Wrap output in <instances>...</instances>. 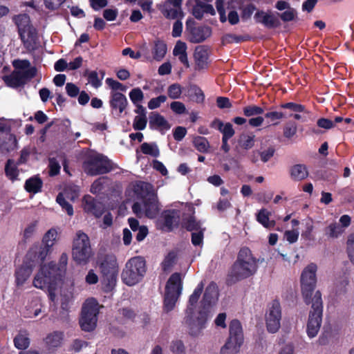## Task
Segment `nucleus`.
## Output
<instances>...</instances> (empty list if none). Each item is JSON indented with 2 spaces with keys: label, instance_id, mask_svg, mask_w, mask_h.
<instances>
[{
  "label": "nucleus",
  "instance_id": "obj_1",
  "mask_svg": "<svg viewBox=\"0 0 354 354\" xmlns=\"http://www.w3.org/2000/svg\"><path fill=\"white\" fill-rule=\"evenodd\" d=\"M317 265L310 263L303 270L301 275V290L306 304H311L306 326L307 335L310 338L315 337L321 327L323 316V301L319 290L312 297L316 283Z\"/></svg>",
  "mask_w": 354,
  "mask_h": 354
},
{
  "label": "nucleus",
  "instance_id": "obj_2",
  "mask_svg": "<svg viewBox=\"0 0 354 354\" xmlns=\"http://www.w3.org/2000/svg\"><path fill=\"white\" fill-rule=\"evenodd\" d=\"M259 259L254 257L248 247L241 248L236 261L230 268L225 283L231 286L236 283L254 275L258 269Z\"/></svg>",
  "mask_w": 354,
  "mask_h": 354
},
{
  "label": "nucleus",
  "instance_id": "obj_3",
  "mask_svg": "<svg viewBox=\"0 0 354 354\" xmlns=\"http://www.w3.org/2000/svg\"><path fill=\"white\" fill-rule=\"evenodd\" d=\"M101 277L102 289L106 293L112 292L117 284L119 264L112 253H99L96 260Z\"/></svg>",
  "mask_w": 354,
  "mask_h": 354
},
{
  "label": "nucleus",
  "instance_id": "obj_4",
  "mask_svg": "<svg viewBox=\"0 0 354 354\" xmlns=\"http://www.w3.org/2000/svg\"><path fill=\"white\" fill-rule=\"evenodd\" d=\"M65 274V272H61V268L55 263L51 261L47 265L41 266L39 272L34 278L33 285L40 289H54Z\"/></svg>",
  "mask_w": 354,
  "mask_h": 354
},
{
  "label": "nucleus",
  "instance_id": "obj_5",
  "mask_svg": "<svg viewBox=\"0 0 354 354\" xmlns=\"http://www.w3.org/2000/svg\"><path fill=\"white\" fill-rule=\"evenodd\" d=\"M12 64L15 70L11 74L3 77V80L9 87L21 86L36 75L35 68L30 66L28 60H14Z\"/></svg>",
  "mask_w": 354,
  "mask_h": 354
},
{
  "label": "nucleus",
  "instance_id": "obj_6",
  "mask_svg": "<svg viewBox=\"0 0 354 354\" xmlns=\"http://www.w3.org/2000/svg\"><path fill=\"white\" fill-rule=\"evenodd\" d=\"M147 272V264L144 257L136 256L129 259L121 274L122 282L132 286L142 280Z\"/></svg>",
  "mask_w": 354,
  "mask_h": 354
},
{
  "label": "nucleus",
  "instance_id": "obj_7",
  "mask_svg": "<svg viewBox=\"0 0 354 354\" xmlns=\"http://www.w3.org/2000/svg\"><path fill=\"white\" fill-rule=\"evenodd\" d=\"M205 283L201 281L194 289L193 293L189 296L188 305L185 310L184 321L189 328V333L192 336L199 335L203 330V326L197 324L198 314L195 316V308L198 299L203 291Z\"/></svg>",
  "mask_w": 354,
  "mask_h": 354
},
{
  "label": "nucleus",
  "instance_id": "obj_8",
  "mask_svg": "<svg viewBox=\"0 0 354 354\" xmlns=\"http://www.w3.org/2000/svg\"><path fill=\"white\" fill-rule=\"evenodd\" d=\"M88 175L97 176L116 170L115 175L129 176L128 171L120 168L113 167L111 162L101 154H93L89 156L84 165Z\"/></svg>",
  "mask_w": 354,
  "mask_h": 354
},
{
  "label": "nucleus",
  "instance_id": "obj_9",
  "mask_svg": "<svg viewBox=\"0 0 354 354\" xmlns=\"http://www.w3.org/2000/svg\"><path fill=\"white\" fill-rule=\"evenodd\" d=\"M218 297V286L215 282L211 281L205 290L198 311V323L197 324L203 326V329L206 328L207 320L210 317L211 307L217 301Z\"/></svg>",
  "mask_w": 354,
  "mask_h": 354
},
{
  "label": "nucleus",
  "instance_id": "obj_10",
  "mask_svg": "<svg viewBox=\"0 0 354 354\" xmlns=\"http://www.w3.org/2000/svg\"><path fill=\"white\" fill-rule=\"evenodd\" d=\"M182 290L181 274L179 272H174L169 277L165 286L163 301V310L165 313H169L174 308Z\"/></svg>",
  "mask_w": 354,
  "mask_h": 354
},
{
  "label": "nucleus",
  "instance_id": "obj_11",
  "mask_svg": "<svg viewBox=\"0 0 354 354\" xmlns=\"http://www.w3.org/2000/svg\"><path fill=\"white\" fill-rule=\"evenodd\" d=\"M20 38L27 48H32L37 39L36 29L32 26L29 15L19 14L13 16Z\"/></svg>",
  "mask_w": 354,
  "mask_h": 354
},
{
  "label": "nucleus",
  "instance_id": "obj_12",
  "mask_svg": "<svg viewBox=\"0 0 354 354\" xmlns=\"http://www.w3.org/2000/svg\"><path fill=\"white\" fill-rule=\"evenodd\" d=\"M90 240L86 234L79 231L73 240L72 257L77 265H86L92 256Z\"/></svg>",
  "mask_w": 354,
  "mask_h": 354
},
{
  "label": "nucleus",
  "instance_id": "obj_13",
  "mask_svg": "<svg viewBox=\"0 0 354 354\" xmlns=\"http://www.w3.org/2000/svg\"><path fill=\"white\" fill-rule=\"evenodd\" d=\"M99 311V304L95 299L90 298L85 301L82 307L79 320L82 330L91 332L95 330L97 326Z\"/></svg>",
  "mask_w": 354,
  "mask_h": 354
},
{
  "label": "nucleus",
  "instance_id": "obj_14",
  "mask_svg": "<svg viewBox=\"0 0 354 354\" xmlns=\"http://www.w3.org/2000/svg\"><path fill=\"white\" fill-rule=\"evenodd\" d=\"M229 337L221 349V354H236L243 343L242 325L239 320L232 319L229 325Z\"/></svg>",
  "mask_w": 354,
  "mask_h": 354
},
{
  "label": "nucleus",
  "instance_id": "obj_15",
  "mask_svg": "<svg viewBox=\"0 0 354 354\" xmlns=\"http://www.w3.org/2000/svg\"><path fill=\"white\" fill-rule=\"evenodd\" d=\"M151 188L152 186L150 184L144 182H139L135 187V192L140 194H142L141 192L144 189H146V196H142V197L145 216L149 218H156L159 212L157 196L149 190Z\"/></svg>",
  "mask_w": 354,
  "mask_h": 354
},
{
  "label": "nucleus",
  "instance_id": "obj_16",
  "mask_svg": "<svg viewBox=\"0 0 354 354\" xmlns=\"http://www.w3.org/2000/svg\"><path fill=\"white\" fill-rule=\"evenodd\" d=\"M281 308L279 300L274 299L268 305L265 315L266 326L270 333H277L281 327Z\"/></svg>",
  "mask_w": 354,
  "mask_h": 354
},
{
  "label": "nucleus",
  "instance_id": "obj_17",
  "mask_svg": "<svg viewBox=\"0 0 354 354\" xmlns=\"http://www.w3.org/2000/svg\"><path fill=\"white\" fill-rule=\"evenodd\" d=\"M183 0H164L160 6L162 14L167 19H183L184 13L182 10Z\"/></svg>",
  "mask_w": 354,
  "mask_h": 354
},
{
  "label": "nucleus",
  "instance_id": "obj_18",
  "mask_svg": "<svg viewBox=\"0 0 354 354\" xmlns=\"http://www.w3.org/2000/svg\"><path fill=\"white\" fill-rule=\"evenodd\" d=\"M51 251L52 249L49 248L48 244L46 245L42 243H36L29 249L26 258L35 263V266L37 264L41 266Z\"/></svg>",
  "mask_w": 354,
  "mask_h": 354
},
{
  "label": "nucleus",
  "instance_id": "obj_19",
  "mask_svg": "<svg viewBox=\"0 0 354 354\" xmlns=\"http://www.w3.org/2000/svg\"><path fill=\"white\" fill-rule=\"evenodd\" d=\"M179 211L175 209L164 210L158 220L160 228L165 232H171L179 221Z\"/></svg>",
  "mask_w": 354,
  "mask_h": 354
},
{
  "label": "nucleus",
  "instance_id": "obj_20",
  "mask_svg": "<svg viewBox=\"0 0 354 354\" xmlns=\"http://www.w3.org/2000/svg\"><path fill=\"white\" fill-rule=\"evenodd\" d=\"M82 206L85 212L91 214L96 218H100L104 212L102 203L88 194L83 197Z\"/></svg>",
  "mask_w": 354,
  "mask_h": 354
},
{
  "label": "nucleus",
  "instance_id": "obj_21",
  "mask_svg": "<svg viewBox=\"0 0 354 354\" xmlns=\"http://www.w3.org/2000/svg\"><path fill=\"white\" fill-rule=\"evenodd\" d=\"M68 190H71L73 192L71 198L72 200L78 196L79 187L77 186L66 187L64 190V193L59 192L57 194L56 202L62 207L63 210L66 212L68 216H72L74 213L73 205L66 201L64 197V194L66 195Z\"/></svg>",
  "mask_w": 354,
  "mask_h": 354
},
{
  "label": "nucleus",
  "instance_id": "obj_22",
  "mask_svg": "<svg viewBox=\"0 0 354 354\" xmlns=\"http://www.w3.org/2000/svg\"><path fill=\"white\" fill-rule=\"evenodd\" d=\"M35 266V263L26 258L22 265L15 270V275L17 286H22L26 281Z\"/></svg>",
  "mask_w": 354,
  "mask_h": 354
},
{
  "label": "nucleus",
  "instance_id": "obj_23",
  "mask_svg": "<svg viewBox=\"0 0 354 354\" xmlns=\"http://www.w3.org/2000/svg\"><path fill=\"white\" fill-rule=\"evenodd\" d=\"M216 8L220 15V21L224 23L228 20L231 25L237 24L239 22V16L236 11L231 10L229 11L227 17L225 15V11L224 9V2L223 0H216Z\"/></svg>",
  "mask_w": 354,
  "mask_h": 354
},
{
  "label": "nucleus",
  "instance_id": "obj_24",
  "mask_svg": "<svg viewBox=\"0 0 354 354\" xmlns=\"http://www.w3.org/2000/svg\"><path fill=\"white\" fill-rule=\"evenodd\" d=\"M111 106L113 109L118 111L119 113H122L126 109L128 101L124 95L117 91H112L111 93Z\"/></svg>",
  "mask_w": 354,
  "mask_h": 354
},
{
  "label": "nucleus",
  "instance_id": "obj_25",
  "mask_svg": "<svg viewBox=\"0 0 354 354\" xmlns=\"http://www.w3.org/2000/svg\"><path fill=\"white\" fill-rule=\"evenodd\" d=\"M254 18L257 23L263 24L268 28H272L277 26V18L271 12L258 11L255 13Z\"/></svg>",
  "mask_w": 354,
  "mask_h": 354
},
{
  "label": "nucleus",
  "instance_id": "obj_26",
  "mask_svg": "<svg viewBox=\"0 0 354 354\" xmlns=\"http://www.w3.org/2000/svg\"><path fill=\"white\" fill-rule=\"evenodd\" d=\"M167 51L166 44L160 39H156L153 41L151 46V60L153 59L157 62L161 61L165 56Z\"/></svg>",
  "mask_w": 354,
  "mask_h": 354
},
{
  "label": "nucleus",
  "instance_id": "obj_27",
  "mask_svg": "<svg viewBox=\"0 0 354 354\" xmlns=\"http://www.w3.org/2000/svg\"><path fill=\"white\" fill-rule=\"evenodd\" d=\"M30 335L27 330L21 329L19 330L17 335L13 339L14 345L18 350H25L29 346L30 339L29 337Z\"/></svg>",
  "mask_w": 354,
  "mask_h": 354
},
{
  "label": "nucleus",
  "instance_id": "obj_28",
  "mask_svg": "<svg viewBox=\"0 0 354 354\" xmlns=\"http://www.w3.org/2000/svg\"><path fill=\"white\" fill-rule=\"evenodd\" d=\"M211 35V29L207 26L197 27L192 30L190 41L201 43Z\"/></svg>",
  "mask_w": 354,
  "mask_h": 354
},
{
  "label": "nucleus",
  "instance_id": "obj_29",
  "mask_svg": "<svg viewBox=\"0 0 354 354\" xmlns=\"http://www.w3.org/2000/svg\"><path fill=\"white\" fill-rule=\"evenodd\" d=\"M149 124L151 127L160 130H168L170 125L163 116L158 113L153 112L149 116Z\"/></svg>",
  "mask_w": 354,
  "mask_h": 354
},
{
  "label": "nucleus",
  "instance_id": "obj_30",
  "mask_svg": "<svg viewBox=\"0 0 354 354\" xmlns=\"http://www.w3.org/2000/svg\"><path fill=\"white\" fill-rule=\"evenodd\" d=\"M202 222L196 218L194 216H189L183 220L182 226L188 232H198L202 230H206L203 227Z\"/></svg>",
  "mask_w": 354,
  "mask_h": 354
},
{
  "label": "nucleus",
  "instance_id": "obj_31",
  "mask_svg": "<svg viewBox=\"0 0 354 354\" xmlns=\"http://www.w3.org/2000/svg\"><path fill=\"white\" fill-rule=\"evenodd\" d=\"M194 58L197 69L201 70L207 67L208 53L204 48L198 47L196 48Z\"/></svg>",
  "mask_w": 354,
  "mask_h": 354
},
{
  "label": "nucleus",
  "instance_id": "obj_32",
  "mask_svg": "<svg viewBox=\"0 0 354 354\" xmlns=\"http://www.w3.org/2000/svg\"><path fill=\"white\" fill-rule=\"evenodd\" d=\"M270 212L265 208H262L257 214V221L264 227L272 229L275 226L276 223L274 220H270Z\"/></svg>",
  "mask_w": 354,
  "mask_h": 354
},
{
  "label": "nucleus",
  "instance_id": "obj_33",
  "mask_svg": "<svg viewBox=\"0 0 354 354\" xmlns=\"http://www.w3.org/2000/svg\"><path fill=\"white\" fill-rule=\"evenodd\" d=\"M186 50V44L181 41H178L174 48L173 54L174 56L178 57V59L182 64L188 67L189 62L187 59Z\"/></svg>",
  "mask_w": 354,
  "mask_h": 354
},
{
  "label": "nucleus",
  "instance_id": "obj_34",
  "mask_svg": "<svg viewBox=\"0 0 354 354\" xmlns=\"http://www.w3.org/2000/svg\"><path fill=\"white\" fill-rule=\"evenodd\" d=\"M63 339L62 333L55 331L48 334L44 341L48 349H54L61 345Z\"/></svg>",
  "mask_w": 354,
  "mask_h": 354
},
{
  "label": "nucleus",
  "instance_id": "obj_35",
  "mask_svg": "<svg viewBox=\"0 0 354 354\" xmlns=\"http://www.w3.org/2000/svg\"><path fill=\"white\" fill-rule=\"evenodd\" d=\"M16 140L12 135L0 134V150L2 152L13 149L16 145Z\"/></svg>",
  "mask_w": 354,
  "mask_h": 354
},
{
  "label": "nucleus",
  "instance_id": "obj_36",
  "mask_svg": "<svg viewBox=\"0 0 354 354\" xmlns=\"http://www.w3.org/2000/svg\"><path fill=\"white\" fill-rule=\"evenodd\" d=\"M43 182L41 178H28L24 184V189L30 194H37L41 191Z\"/></svg>",
  "mask_w": 354,
  "mask_h": 354
},
{
  "label": "nucleus",
  "instance_id": "obj_37",
  "mask_svg": "<svg viewBox=\"0 0 354 354\" xmlns=\"http://www.w3.org/2000/svg\"><path fill=\"white\" fill-rule=\"evenodd\" d=\"M344 232L342 227L336 222L330 223L324 228V234L330 239H337Z\"/></svg>",
  "mask_w": 354,
  "mask_h": 354
},
{
  "label": "nucleus",
  "instance_id": "obj_38",
  "mask_svg": "<svg viewBox=\"0 0 354 354\" xmlns=\"http://www.w3.org/2000/svg\"><path fill=\"white\" fill-rule=\"evenodd\" d=\"M122 55H129L133 59H139L142 57H144L147 60L151 59V55L148 53L147 47L145 45L143 46L142 48L137 53L133 52L130 48H124L122 50Z\"/></svg>",
  "mask_w": 354,
  "mask_h": 354
},
{
  "label": "nucleus",
  "instance_id": "obj_39",
  "mask_svg": "<svg viewBox=\"0 0 354 354\" xmlns=\"http://www.w3.org/2000/svg\"><path fill=\"white\" fill-rule=\"evenodd\" d=\"M140 151L145 155L157 158L160 155V150L155 142H144L140 145Z\"/></svg>",
  "mask_w": 354,
  "mask_h": 354
},
{
  "label": "nucleus",
  "instance_id": "obj_40",
  "mask_svg": "<svg viewBox=\"0 0 354 354\" xmlns=\"http://www.w3.org/2000/svg\"><path fill=\"white\" fill-rule=\"evenodd\" d=\"M292 177H308L310 175L308 167L304 164H296L290 168Z\"/></svg>",
  "mask_w": 354,
  "mask_h": 354
},
{
  "label": "nucleus",
  "instance_id": "obj_41",
  "mask_svg": "<svg viewBox=\"0 0 354 354\" xmlns=\"http://www.w3.org/2000/svg\"><path fill=\"white\" fill-rule=\"evenodd\" d=\"M57 236V230L54 228H51L44 234L41 243H44L46 245H47L48 243L49 248L52 249L53 246L55 243Z\"/></svg>",
  "mask_w": 354,
  "mask_h": 354
},
{
  "label": "nucleus",
  "instance_id": "obj_42",
  "mask_svg": "<svg viewBox=\"0 0 354 354\" xmlns=\"http://www.w3.org/2000/svg\"><path fill=\"white\" fill-rule=\"evenodd\" d=\"M193 143L196 149L202 153L207 152L209 148V142L204 137H196L193 140Z\"/></svg>",
  "mask_w": 354,
  "mask_h": 354
},
{
  "label": "nucleus",
  "instance_id": "obj_43",
  "mask_svg": "<svg viewBox=\"0 0 354 354\" xmlns=\"http://www.w3.org/2000/svg\"><path fill=\"white\" fill-rule=\"evenodd\" d=\"M297 132V125L295 122H286L283 127V136L288 139H291Z\"/></svg>",
  "mask_w": 354,
  "mask_h": 354
},
{
  "label": "nucleus",
  "instance_id": "obj_44",
  "mask_svg": "<svg viewBox=\"0 0 354 354\" xmlns=\"http://www.w3.org/2000/svg\"><path fill=\"white\" fill-rule=\"evenodd\" d=\"M183 92L182 86L177 83L171 84L167 88V95L173 100L179 99Z\"/></svg>",
  "mask_w": 354,
  "mask_h": 354
},
{
  "label": "nucleus",
  "instance_id": "obj_45",
  "mask_svg": "<svg viewBox=\"0 0 354 354\" xmlns=\"http://www.w3.org/2000/svg\"><path fill=\"white\" fill-rule=\"evenodd\" d=\"M191 97L198 103L203 102L205 98L202 90L196 86H191L189 89Z\"/></svg>",
  "mask_w": 354,
  "mask_h": 354
},
{
  "label": "nucleus",
  "instance_id": "obj_46",
  "mask_svg": "<svg viewBox=\"0 0 354 354\" xmlns=\"http://www.w3.org/2000/svg\"><path fill=\"white\" fill-rule=\"evenodd\" d=\"M264 112V109L255 105L247 106L243 108V113L248 117L259 115Z\"/></svg>",
  "mask_w": 354,
  "mask_h": 354
},
{
  "label": "nucleus",
  "instance_id": "obj_47",
  "mask_svg": "<svg viewBox=\"0 0 354 354\" xmlns=\"http://www.w3.org/2000/svg\"><path fill=\"white\" fill-rule=\"evenodd\" d=\"M147 124V116H135L133 122V127L135 130H144Z\"/></svg>",
  "mask_w": 354,
  "mask_h": 354
},
{
  "label": "nucleus",
  "instance_id": "obj_48",
  "mask_svg": "<svg viewBox=\"0 0 354 354\" xmlns=\"http://www.w3.org/2000/svg\"><path fill=\"white\" fill-rule=\"evenodd\" d=\"M241 146L245 149H251L254 145V136L253 135H243L240 138Z\"/></svg>",
  "mask_w": 354,
  "mask_h": 354
},
{
  "label": "nucleus",
  "instance_id": "obj_49",
  "mask_svg": "<svg viewBox=\"0 0 354 354\" xmlns=\"http://www.w3.org/2000/svg\"><path fill=\"white\" fill-rule=\"evenodd\" d=\"M346 251L351 261L354 264V233L351 234L348 236Z\"/></svg>",
  "mask_w": 354,
  "mask_h": 354
},
{
  "label": "nucleus",
  "instance_id": "obj_50",
  "mask_svg": "<svg viewBox=\"0 0 354 354\" xmlns=\"http://www.w3.org/2000/svg\"><path fill=\"white\" fill-rule=\"evenodd\" d=\"M129 97L134 104H137L142 101L144 94L140 88H136L130 91Z\"/></svg>",
  "mask_w": 354,
  "mask_h": 354
},
{
  "label": "nucleus",
  "instance_id": "obj_51",
  "mask_svg": "<svg viewBox=\"0 0 354 354\" xmlns=\"http://www.w3.org/2000/svg\"><path fill=\"white\" fill-rule=\"evenodd\" d=\"M205 230H202L198 232H194L191 235L192 243L194 246H198L203 244L204 239V233Z\"/></svg>",
  "mask_w": 354,
  "mask_h": 354
},
{
  "label": "nucleus",
  "instance_id": "obj_52",
  "mask_svg": "<svg viewBox=\"0 0 354 354\" xmlns=\"http://www.w3.org/2000/svg\"><path fill=\"white\" fill-rule=\"evenodd\" d=\"M281 107L283 109H289L291 112H292V113L304 112V106L303 105L294 102L282 104Z\"/></svg>",
  "mask_w": 354,
  "mask_h": 354
},
{
  "label": "nucleus",
  "instance_id": "obj_53",
  "mask_svg": "<svg viewBox=\"0 0 354 354\" xmlns=\"http://www.w3.org/2000/svg\"><path fill=\"white\" fill-rule=\"evenodd\" d=\"M170 349L174 354H184L185 351L184 344L181 340L173 341Z\"/></svg>",
  "mask_w": 354,
  "mask_h": 354
},
{
  "label": "nucleus",
  "instance_id": "obj_54",
  "mask_svg": "<svg viewBox=\"0 0 354 354\" xmlns=\"http://www.w3.org/2000/svg\"><path fill=\"white\" fill-rule=\"evenodd\" d=\"M176 255L174 252H169L165 258L164 261L162 263V270L164 271H167L170 269L175 261Z\"/></svg>",
  "mask_w": 354,
  "mask_h": 354
},
{
  "label": "nucleus",
  "instance_id": "obj_55",
  "mask_svg": "<svg viewBox=\"0 0 354 354\" xmlns=\"http://www.w3.org/2000/svg\"><path fill=\"white\" fill-rule=\"evenodd\" d=\"M167 100V96L160 95L157 97L152 98L148 102V107L149 109H155L158 108L162 103H164Z\"/></svg>",
  "mask_w": 354,
  "mask_h": 354
},
{
  "label": "nucleus",
  "instance_id": "obj_56",
  "mask_svg": "<svg viewBox=\"0 0 354 354\" xmlns=\"http://www.w3.org/2000/svg\"><path fill=\"white\" fill-rule=\"evenodd\" d=\"M6 174L10 177H17L19 173L17 170V167L14 161L8 160L5 167Z\"/></svg>",
  "mask_w": 354,
  "mask_h": 354
},
{
  "label": "nucleus",
  "instance_id": "obj_57",
  "mask_svg": "<svg viewBox=\"0 0 354 354\" xmlns=\"http://www.w3.org/2000/svg\"><path fill=\"white\" fill-rule=\"evenodd\" d=\"M256 10V8L252 4H248L242 8L241 18L243 20H248L250 19Z\"/></svg>",
  "mask_w": 354,
  "mask_h": 354
},
{
  "label": "nucleus",
  "instance_id": "obj_58",
  "mask_svg": "<svg viewBox=\"0 0 354 354\" xmlns=\"http://www.w3.org/2000/svg\"><path fill=\"white\" fill-rule=\"evenodd\" d=\"M221 133H223V139L229 140L231 138L234 134L232 124L229 122L225 123L222 129Z\"/></svg>",
  "mask_w": 354,
  "mask_h": 354
},
{
  "label": "nucleus",
  "instance_id": "obj_59",
  "mask_svg": "<svg viewBox=\"0 0 354 354\" xmlns=\"http://www.w3.org/2000/svg\"><path fill=\"white\" fill-rule=\"evenodd\" d=\"M65 1L66 0H44V3L47 9L55 10L59 8Z\"/></svg>",
  "mask_w": 354,
  "mask_h": 354
},
{
  "label": "nucleus",
  "instance_id": "obj_60",
  "mask_svg": "<svg viewBox=\"0 0 354 354\" xmlns=\"http://www.w3.org/2000/svg\"><path fill=\"white\" fill-rule=\"evenodd\" d=\"M170 108L176 114H182L186 111L184 104L178 101L172 102L170 104Z\"/></svg>",
  "mask_w": 354,
  "mask_h": 354
},
{
  "label": "nucleus",
  "instance_id": "obj_61",
  "mask_svg": "<svg viewBox=\"0 0 354 354\" xmlns=\"http://www.w3.org/2000/svg\"><path fill=\"white\" fill-rule=\"evenodd\" d=\"M49 168H50V176H56L59 174L60 170V165L58 162L55 158L49 159Z\"/></svg>",
  "mask_w": 354,
  "mask_h": 354
},
{
  "label": "nucleus",
  "instance_id": "obj_62",
  "mask_svg": "<svg viewBox=\"0 0 354 354\" xmlns=\"http://www.w3.org/2000/svg\"><path fill=\"white\" fill-rule=\"evenodd\" d=\"M106 82L113 89V91H116L117 90L122 91H126V86L113 79L107 78Z\"/></svg>",
  "mask_w": 354,
  "mask_h": 354
},
{
  "label": "nucleus",
  "instance_id": "obj_63",
  "mask_svg": "<svg viewBox=\"0 0 354 354\" xmlns=\"http://www.w3.org/2000/svg\"><path fill=\"white\" fill-rule=\"evenodd\" d=\"M177 20L174 22L172 28V36L178 37L181 35L183 31V24L181 22L182 19H176Z\"/></svg>",
  "mask_w": 354,
  "mask_h": 354
},
{
  "label": "nucleus",
  "instance_id": "obj_64",
  "mask_svg": "<svg viewBox=\"0 0 354 354\" xmlns=\"http://www.w3.org/2000/svg\"><path fill=\"white\" fill-rule=\"evenodd\" d=\"M88 82L95 88H97L101 85V81L98 77L95 71H91L88 76Z\"/></svg>",
  "mask_w": 354,
  "mask_h": 354
}]
</instances>
